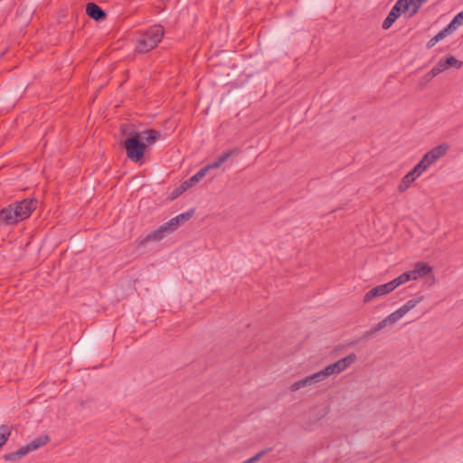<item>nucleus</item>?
<instances>
[{"label":"nucleus","instance_id":"nucleus-1","mask_svg":"<svg viewBox=\"0 0 463 463\" xmlns=\"http://www.w3.org/2000/svg\"><path fill=\"white\" fill-rule=\"evenodd\" d=\"M37 200L26 198L15 201L8 206L0 210V222L5 225H15L18 222L30 217L37 207Z\"/></svg>","mask_w":463,"mask_h":463},{"label":"nucleus","instance_id":"nucleus-2","mask_svg":"<svg viewBox=\"0 0 463 463\" xmlns=\"http://www.w3.org/2000/svg\"><path fill=\"white\" fill-rule=\"evenodd\" d=\"M122 146L132 162L137 163L144 157L146 145L141 140V133L136 130L129 131Z\"/></svg>","mask_w":463,"mask_h":463},{"label":"nucleus","instance_id":"nucleus-3","mask_svg":"<svg viewBox=\"0 0 463 463\" xmlns=\"http://www.w3.org/2000/svg\"><path fill=\"white\" fill-rule=\"evenodd\" d=\"M164 36V28L160 24H155L144 32L137 44V51L138 52H147L154 49L161 42Z\"/></svg>","mask_w":463,"mask_h":463},{"label":"nucleus","instance_id":"nucleus-4","mask_svg":"<svg viewBox=\"0 0 463 463\" xmlns=\"http://www.w3.org/2000/svg\"><path fill=\"white\" fill-rule=\"evenodd\" d=\"M50 438L48 435H41L26 445L21 447L15 451L5 455V459L9 461H17L31 451H33L48 443Z\"/></svg>","mask_w":463,"mask_h":463},{"label":"nucleus","instance_id":"nucleus-5","mask_svg":"<svg viewBox=\"0 0 463 463\" xmlns=\"http://www.w3.org/2000/svg\"><path fill=\"white\" fill-rule=\"evenodd\" d=\"M449 148V145L448 143H442L430 151H428L421 160L419 162L420 165H423L425 171L428 169L430 165L438 161L440 157H442L448 152Z\"/></svg>","mask_w":463,"mask_h":463},{"label":"nucleus","instance_id":"nucleus-6","mask_svg":"<svg viewBox=\"0 0 463 463\" xmlns=\"http://www.w3.org/2000/svg\"><path fill=\"white\" fill-rule=\"evenodd\" d=\"M357 359L355 354L352 353L347 356L336 361L334 364H331L326 367V371L328 376L340 373L348 368L352 364H354Z\"/></svg>","mask_w":463,"mask_h":463},{"label":"nucleus","instance_id":"nucleus-7","mask_svg":"<svg viewBox=\"0 0 463 463\" xmlns=\"http://www.w3.org/2000/svg\"><path fill=\"white\" fill-rule=\"evenodd\" d=\"M423 172H425L423 165H420L419 163L407 173L401 180L398 185V191L403 193L406 191L411 184L419 177Z\"/></svg>","mask_w":463,"mask_h":463},{"label":"nucleus","instance_id":"nucleus-8","mask_svg":"<svg viewBox=\"0 0 463 463\" xmlns=\"http://www.w3.org/2000/svg\"><path fill=\"white\" fill-rule=\"evenodd\" d=\"M204 177L203 170H199L194 175L190 177L189 179L183 182L176 189H175L171 194L172 199H175L179 195H181L187 189L195 185L198 182H200Z\"/></svg>","mask_w":463,"mask_h":463},{"label":"nucleus","instance_id":"nucleus-9","mask_svg":"<svg viewBox=\"0 0 463 463\" xmlns=\"http://www.w3.org/2000/svg\"><path fill=\"white\" fill-rule=\"evenodd\" d=\"M194 214V210L191 209L185 213H180L175 217L170 219L168 222L165 223V227L168 230V232H173L175 231L180 225L184 224L187 221H189Z\"/></svg>","mask_w":463,"mask_h":463},{"label":"nucleus","instance_id":"nucleus-10","mask_svg":"<svg viewBox=\"0 0 463 463\" xmlns=\"http://www.w3.org/2000/svg\"><path fill=\"white\" fill-rule=\"evenodd\" d=\"M400 318L395 314V312L390 314L388 317H386L384 319L377 323L373 327H372L369 331L365 332L364 337L368 338L377 332L381 331L387 326H392L394 325Z\"/></svg>","mask_w":463,"mask_h":463},{"label":"nucleus","instance_id":"nucleus-11","mask_svg":"<svg viewBox=\"0 0 463 463\" xmlns=\"http://www.w3.org/2000/svg\"><path fill=\"white\" fill-rule=\"evenodd\" d=\"M432 269L427 263L417 262L413 269L406 271L410 280H416L420 278H424L431 273Z\"/></svg>","mask_w":463,"mask_h":463},{"label":"nucleus","instance_id":"nucleus-12","mask_svg":"<svg viewBox=\"0 0 463 463\" xmlns=\"http://www.w3.org/2000/svg\"><path fill=\"white\" fill-rule=\"evenodd\" d=\"M462 65L463 62L458 60L456 57L448 56L446 58L440 59L434 67L436 68V71H439V73H441L449 68L459 69L462 67Z\"/></svg>","mask_w":463,"mask_h":463},{"label":"nucleus","instance_id":"nucleus-13","mask_svg":"<svg viewBox=\"0 0 463 463\" xmlns=\"http://www.w3.org/2000/svg\"><path fill=\"white\" fill-rule=\"evenodd\" d=\"M391 293L389 287H387L386 283L383 285L376 286L370 289L365 295L364 296V303H369L373 298L384 296L386 294Z\"/></svg>","mask_w":463,"mask_h":463},{"label":"nucleus","instance_id":"nucleus-14","mask_svg":"<svg viewBox=\"0 0 463 463\" xmlns=\"http://www.w3.org/2000/svg\"><path fill=\"white\" fill-rule=\"evenodd\" d=\"M86 14L89 17L99 22L106 18V12L97 4L91 2L86 5Z\"/></svg>","mask_w":463,"mask_h":463},{"label":"nucleus","instance_id":"nucleus-15","mask_svg":"<svg viewBox=\"0 0 463 463\" xmlns=\"http://www.w3.org/2000/svg\"><path fill=\"white\" fill-rule=\"evenodd\" d=\"M423 298V296H420L416 298L408 300L403 306H402L400 308L394 311L395 314L401 319L405 314H407L410 310L414 308L420 302H421Z\"/></svg>","mask_w":463,"mask_h":463},{"label":"nucleus","instance_id":"nucleus-16","mask_svg":"<svg viewBox=\"0 0 463 463\" xmlns=\"http://www.w3.org/2000/svg\"><path fill=\"white\" fill-rule=\"evenodd\" d=\"M165 233H169L167 228L165 227V223L161 226H159L156 231L148 233L142 241L141 244H145L146 242L151 241H161Z\"/></svg>","mask_w":463,"mask_h":463},{"label":"nucleus","instance_id":"nucleus-17","mask_svg":"<svg viewBox=\"0 0 463 463\" xmlns=\"http://www.w3.org/2000/svg\"><path fill=\"white\" fill-rule=\"evenodd\" d=\"M410 281L409 276L407 272H403L394 279L391 280L390 282L386 283L387 287H389V289L391 292H392L396 288L399 286Z\"/></svg>","mask_w":463,"mask_h":463},{"label":"nucleus","instance_id":"nucleus-18","mask_svg":"<svg viewBox=\"0 0 463 463\" xmlns=\"http://www.w3.org/2000/svg\"><path fill=\"white\" fill-rule=\"evenodd\" d=\"M143 135H146L144 137L146 140V145H153L161 137V132L156 129H148L142 133Z\"/></svg>","mask_w":463,"mask_h":463},{"label":"nucleus","instance_id":"nucleus-19","mask_svg":"<svg viewBox=\"0 0 463 463\" xmlns=\"http://www.w3.org/2000/svg\"><path fill=\"white\" fill-rule=\"evenodd\" d=\"M312 383H311V381L309 379V376H307L304 379H301V380H299L298 382H295L293 384H291L290 391L291 392H296V391H298L301 388H304L306 386H309Z\"/></svg>","mask_w":463,"mask_h":463},{"label":"nucleus","instance_id":"nucleus-20","mask_svg":"<svg viewBox=\"0 0 463 463\" xmlns=\"http://www.w3.org/2000/svg\"><path fill=\"white\" fill-rule=\"evenodd\" d=\"M327 377L329 376L326 371V368L317 373H313L312 375H309V379L312 384L322 382L326 380Z\"/></svg>","mask_w":463,"mask_h":463},{"label":"nucleus","instance_id":"nucleus-21","mask_svg":"<svg viewBox=\"0 0 463 463\" xmlns=\"http://www.w3.org/2000/svg\"><path fill=\"white\" fill-rule=\"evenodd\" d=\"M412 4V0H398L394 6L395 7H398L399 11L403 14V13H406L407 11H411L410 7H411V5Z\"/></svg>","mask_w":463,"mask_h":463},{"label":"nucleus","instance_id":"nucleus-22","mask_svg":"<svg viewBox=\"0 0 463 463\" xmlns=\"http://www.w3.org/2000/svg\"><path fill=\"white\" fill-rule=\"evenodd\" d=\"M10 435L9 429L6 425L0 426V449L5 444Z\"/></svg>","mask_w":463,"mask_h":463},{"label":"nucleus","instance_id":"nucleus-23","mask_svg":"<svg viewBox=\"0 0 463 463\" xmlns=\"http://www.w3.org/2000/svg\"><path fill=\"white\" fill-rule=\"evenodd\" d=\"M270 450H271L270 449H263V450L256 453L254 456H251L249 458L243 460L241 463H256L258 460H260L265 454H267Z\"/></svg>","mask_w":463,"mask_h":463},{"label":"nucleus","instance_id":"nucleus-24","mask_svg":"<svg viewBox=\"0 0 463 463\" xmlns=\"http://www.w3.org/2000/svg\"><path fill=\"white\" fill-rule=\"evenodd\" d=\"M241 152V150L239 148H233V149H231L225 153H223L222 156H218L217 158L219 159V162L223 164L224 162H226L231 156H234V155H238L239 153Z\"/></svg>","mask_w":463,"mask_h":463},{"label":"nucleus","instance_id":"nucleus-25","mask_svg":"<svg viewBox=\"0 0 463 463\" xmlns=\"http://www.w3.org/2000/svg\"><path fill=\"white\" fill-rule=\"evenodd\" d=\"M458 27V24L454 23V20L452 21L440 32L443 33L445 37L451 34Z\"/></svg>","mask_w":463,"mask_h":463},{"label":"nucleus","instance_id":"nucleus-26","mask_svg":"<svg viewBox=\"0 0 463 463\" xmlns=\"http://www.w3.org/2000/svg\"><path fill=\"white\" fill-rule=\"evenodd\" d=\"M422 4L423 3L420 0H412V4L411 5V9L410 11L409 17H412L413 15H415L420 10Z\"/></svg>","mask_w":463,"mask_h":463},{"label":"nucleus","instance_id":"nucleus-27","mask_svg":"<svg viewBox=\"0 0 463 463\" xmlns=\"http://www.w3.org/2000/svg\"><path fill=\"white\" fill-rule=\"evenodd\" d=\"M444 38H445V36L443 35V33L441 32H439L427 43V44H426L427 48L428 49L432 48L438 42H439L440 40H442Z\"/></svg>","mask_w":463,"mask_h":463},{"label":"nucleus","instance_id":"nucleus-28","mask_svg":"<svg viewBox=\"0 0 463 463\" xmlns=\"http://www.w3.org/2000/svg\"><path fill=\"white\" fill-rule=\"evenodd\" d=\"M439 74V71H436L435 67H433L427 74L424 75V77L422 78V83L423 84L428 83L429 81H430L434 77H436Z\"/></svg>","mask_w":463,"mask_h":463},{"label":"nucleus","instance_id":"nucleus-29","mask_svg":"<svg viewBox=\"0 0 463 463\" xmlns=\"http://www.w3.org/2000/svg\"><path fill=\"white\" fill-rule=\"evenodd\" d=\"M221 165H222V163H220L219 159L217 158L214 162L207 165L206 166L201 168L200 170H203L204 176H205L209 170L213 169V168H218Z\"/></svg>","mask_w":463,"mask_h":463},{"label":"nucleus","instance_id":"nucleus-30","mask_svg":"<svg viewBox=\"0 0 463 463\" xmlns=\"http://www.w3.org/2000/svg\"><path fill=\"white\" fill-rule=\"evenodd\" d=\"M401 14L402 13L399 11L398 7L393 5L388 14V16L392 17V19L396 21L401 16Z\"/></svg>","mask_w":463,"mask_h":463},{"label":"nucleus","instance_id":"nucleus-31","mask_svg":"<svg viewBox=\"0 0 463 463\" xmlns=\"http://www.w3.org/2000/svg\"><path fill=\"white\" fill-rule=\"evenodd\" d=\"M394 22H395V20H393L392 17H390L387 15V17L383 22V24H382L383 29H384V30L389 29L393 24Z\"/></svg>","mask_w":463,"mask_h":463},{"label":"nucleus","instance_id":"nucleus-32","mask_svg":"<svg viewBox=\"0 0 463 463\" xmlns=\"http://www.w3.org/2000/svg\"><path fill=\"white\" fill-rule=\"evenodd\" d=\"M454 23L460 26L463 24V11L458 13L454 18Z\"/></svg>","mask_w":463,"mask_h":463}]
</instances>
